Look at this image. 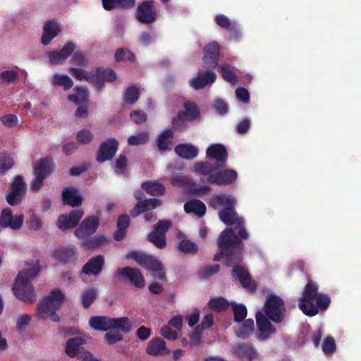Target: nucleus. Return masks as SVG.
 Instances as JSON below:
<instances>
[{"instance_id":"42","label":"nucleus","mask_w":361,"mask_h":361,"mask_svg":"<svg viewBox=\"0 0 361 361\" xmlns=\"http://www.w3.org/2000/svg\"><path fill=\"white\" fill-rule=\"evenodd\" d=\"M98 290L95 288L85 290L80 296L81 302L85 308H88L95 300Z\"/></svg>"},{"instance_id":"53","label":"nucleus","mask_w":361,"mask_h":361,"mask_svg":"<svg viewBox=\"0 0 361 361\" xmlns=\"http://www.w3.org/2000/svg\"><path fill=\"white\" fill-rule=\"evenodd\" d=\"M178 248L185 253L194 254L197 252V245L188 240H182L179 243Z\"/></svg>"},{"instance_id":"63","label":"nucleus","mask_w":361,"mask_h":361,"mask_svg":"<svg viewBox=\"0 0 361 361\" xmlns=\"http://www.w3.org/2000/svg\"><path fill=\"white\" fill-rule=\"evenodd\" d=\"M171 183L173 186L186 187L191 183V180L188 176H178L173 178Z\"/></svg>"},{"instance_id":"49","label":"nucleus","mask_w":361,"mask_h":361,"mask_svg":"<svg viewBox=\"0 0 361 361\" xmlns=\"http://www.w3.org/2000/svg\"><path fill=\"white\" fill-rule=\"evenodd\" d=\"M0 78L4 83L10 84L18 82L19 75L15 70H6L0 73Z\"/></svg>"},{"instance_id":"15","label":"nucleus","mask_w":361,"mask_h":361,"mask_svg":"<svg viewBox=\"0 0 361 361\" xmlns=\"http://www.w3.org/2000/svg\"><path fill=\"white\" fill-rule=\"evenodd\" d=\"M219 56V45L216 42L207 44L204 49L203 66L208 69H214Z\"/></svg>"},{"instance_id":"45","label":"nucleus","mask_w":361,"mask_h":361,"mask_svg":"<svg viewBox=\"0 0 361 361\" xmlns=\"http://www.w3.org/2000/svg\"><path fill=\"white\" fill-rule=\"evenodd\" d=\"M75 255V250L71 247H59L54 253L56 259L60 261H67Z\"/></svg>"},{"instance_id":"10","label":"nucleus","mask_w":361,"mask_h":361,"mask_svg":"<svg viewBox=\"0 0 361 361\" xmlns=\"http://www.w3.org/2000/svg\"><path fill=\"white\" fill-rule=\"evenodd\" d=\"M75 49L73 42L66 44L60 50L47 51L45 56L48 62L51 65H63L66 59L71 56Z\"/></svg>"},{"instance_id":"28","label":"nucleus","mask_w":361,"mask_h":361,"mask_svg":"<svg viewBox=\"0 0 361 361\" xmlns=\"http://www.w3.org/2000/svg\"><path fill=\"white\" fill-rule=\"evenodd\" d=\"M161 204V201L157 198L147 199L138 202L130 211L133 217H135L142 212L157 208Z\"/></svg>"},{"instance_id":"64","label":"nucleus","mask_w":361,"mask_h":361,"mask_svg":"<svg viewBox=\"0 0 361 361\" xmlns=\"http://www.w3.org/2000/svg\"><path fill=\"white\" fill-rule=\"evenodd\" d=\"M130 116L131 120L137 124H140L147 120L146 114L141 110L133 111L131 112Z\"/></svg>"},{"instance_id":"14","label":"nucleus","mask_w":361,"mask_h":361,"mask_svg":"<svg viewBox=\"0 0 361 361\" xmlns=\"http://www.w3.org/2000/svg\"><path fill=\"white\" fill-rule=\"evenodd\" d=\"M85 343L84 337H75L67 341L66 353L71 357H78L80 360H85V353H90L82 346Z\"/></svg>"},{"instance_id":"54","label":"nucleus","mask_w":361,"mask_h":361,"mask_svg":"<svg viewBox=\"0 0 361 361\" xmlns=\"http://www.w3.org/2000/svg\"><path fill=\"white\" fill-rule=\"evenodd\" d=\"M215 23L220 27L228 29L231 27V28H234L235 26V22L231 23L230 19L223 15V14H219L215 16L214 18Z\"/></svg>"},{"instance_id":"60","label":"nucleus","mask_w":361,"mask_h":361,"mask_svg":"<svg viewBox=\"0 0 361 361\" xmlns=\"http://www.w3.org/2000/svg\"><path fill=\"white\" fill-rule=\"evenodd\" d=\"M13 166V160L11 157L4 156L0 158V174L6 173Z\"/></svg>"},{"instance_id":"6","label":"nucleus","mask_w":361,"mask_h":361,"mask_svg":"<svg viewBox=\"0 0 361 361\" xmlns=\"http://www.w3.org/2000/svg\"><path fill=\"white\" fill-rule=\"evenodd\" d=\"M196 173L207 176V181L217 185H228L237 178V172L232 169L219 171L207 162H197L194 166Z\"/></svg>"},{"instance_id":"13","label":"nucleus","mask_w":361,"mask_h":361,"mask_svg":"<svg viewBox=\"0 0 361 361\" xmlns=\"http://www.w3.org/2000/svg\"><path fill=\"white\" fill-rule=\"evenodd\" d=\"M24 216L18 214L13 216L12 211L9 208H5L2 210L0 216V225L4 228H10L12 230H19L23 226Z\"/></svg>"},{"instance_id":"19","label":"nucleus","mask_w":361,"mask_h":361,"mask_svg":"<svg viewBox=\"0 0 361 361\" xmlns=\"http://www.w3.org/2000/svg\"><path fill=\"white\" fill-rule=\"evenodd\" d=\"M231 352L235 356L245 358L249 361H255L259 359L257 351L249 343H237L233 345Z\"/></svg>"},{"instance_id":"21","label":"nucleus","mask_w":361,"mask_h":361,"mask_svg":"<svg viewBox=\"0 0 361 361\" xmlns=\"http://www.w3.org/2000/svg\"><path fill=\"white\" fill-rule=\"evenodd\" d=\"M118 142L115 139H109L100 146L97 160L99 163L111 159L118 149Z\"/></svg>"},{"instance_id":"29","label":"nucleus","mask_w":361,"mask_h":361,"mask_svg":"<svg viewBox=\"0 0 361 361\" xmlns=\"http://www.w3.org/2000/svg\"><path fill=\"white\" fill-rule=\"evenodd\" d=\"M68 71L76 80L92 83L96 88V82H97L96 70L87 71L82 68H70Z\"/></svg>"},{"instance_id":"1","label":"nucleus","mask_w":361,"mask_h":361,"mask_svg":"<svg viewBox=\"0 0 361 361\" xmlns=\"http://www.w3.org/2000/svg\"><path fill=\"white\" fill-rule=\"evenodd\" d=\"M220 253L214 257L215 261H219L221 255L227 257L226 264L233 265V276L238 279L241 285L249 289H253L250 277L247 270L242 267L235 266L242 259L243 243L233 231L230 229L224 231L218 240Z\"/></svg>"},{"instance_id":"7","label":"nucleus","mask_w":361,"mask_h":361,"mask_svg":"<svg viewBox=\"0 0 361 361\" xmlns=\"http://www.w3.org/2000/svg\"><path fill=\"white\" fill-rule=\"evenodd\" d=\"M126 258L133 259L139 265L148 270L153 271L154 272L153 276L155 279H163L164 273L162 270V264L154 257L134 251L128 253Z\"/></svg>"},{"instance_id":"58","label":"nucleus","mask_w":361,"mask_h":361,"mask_svg":"<svg viewBox=\"0 0 361 361\" xmlns=\"http://www.w3.org/2000/svg\"><path fill=\"white\" fill-rule=\"evenodd\" d=\"M31 316L27 314H20L16 320V328L18 331L25 330L31 321Z\"/></svg>"},{"instance_id":"4","label":"nucleus","mask_w":361,"mask_h":361,"mask_svg":"<svg viewBox=\"0 0 361 361\" xmlns=\"http://www.w3.org/2000/svg\"><path fill=\"white\" fill-rule=\"evenodd\" d=\"M331 302L329 297L318 293V286L312 281L305 286L302 296L299 300L300 310L307 316H314L319 309L326 310Z\"/></svg>"},{"instance_id":"3","label":"nucleus","mask_w":361,"mask_h":361,"mask_svg":"<svg viewBox=\"0 0 361 361\" xmlns=\"http://www.w3.org/2000/svg\"><path fill=\"white\" fill-rule=\"evenodd\" d=\"M41 266L39 261L26 263V268L18 275L13 287L16 297L25 302H33L36 300V294L31 281L40 272Z\"/></svg>"},{"instance_id":"51","label":"nucleus","mask_w":361,"mask_h":361,"mask_svg":"<svg viewBox=\"0 0 361 361\" xmlns=\"http://www.w3.org/2000/svg\"><path fill=\"white\" fill-rule=\"evenodd\" d=\"M115 59L116 61H133L135 55L129 49H118L115 53Z\"/></svg>"},{"instance_id":"36","label":"nucleus","mask_w":361,"mask_h":361,"mask_svg":"<svg viewBox=\"0 0 361 361\" xmlns=\"http://www.w3.org/2000/svg\"><path fill=\"white\" fill-rule=\"evenodd\" d=\"M75 92L68 96L69 101L76 105L87 104L88 102L89 93L87 88L83 87H76L74 89Z\"/></svg>"},{"instance_id":"38","label":"nucleus","mask_w":361,"mask_h":361,"mask_svg":"<svg viewBox=\"0 0 361 361\" xmlns=\"http://www.w3.org/2000/svg\"><path fill=\"white\" fill-rule=\"evenodd\" d=\"M103 7L106 10L127 8L135 4V0H102Z\"/></svg>"},{"instance_id":"20","label":"nucleus","mask_w":361,"mask_h":361,"mask_svg":"<svg viewBox=\"0 0 361 361\" xmlns=\"http://www.w3.org/2000/svg\"><path fill=\"white\" fill-rule=\"evenodd\" d=\"M216 79V75L213 71H199L197 76L192 78L189 82L193 89L200 90L207 85H212Z\"/></svg>"},{"instance_id":"22","label":"nucleus","mask_w":361,"mask_h":361,"mask_svg":"<svg viewBox=\"0 0 361 361\" xmlns=\"http://www.w3.org/2000/svg\"><path fill=\"white\" fill-rule=\"evenodd\" d=\"M84 214L82 209L73 210L69 215H61L57 221L58 228L64 231L77 225Z\"/></svg>"},{"instance_id":"23","label":"nucleus","mask_w":361,"mask_h":361,"mask_svg":"<svg viewBox=\"0 0 361 361\" xmlns=\"http://www.w3.org/2000/svg\"><path fill=\"white\" fill-rule=\"evenodd\" d=\"M99 223V219L96 216H90L85 219L80 227L75 231V235L78 238H85L92 235L97 229Z\"/></svg>"},{"instance_id":"47","label":"nucleus","mask_w":361,"mask_h":361,"mask_svg":"<svg viewBox=\"0 0 361 361\" xmlns=\"http://www.w3.org/2000/svg\"><path fill=\"white\" fill-rule=\"evenodd\" d=\"M140 90L139 87L132 86L128 87L125 93L124 100L128 104H133L139 99Z\"/></svg>"},{"instance_id":"18","label":"nucleus","mask_w":361,"mask_h":361,"mask_svg":"<svg viewBox=\"0 0 361 361\" xmlns=\"http://www.w3.org/2000/svg\"><path fill=\"white\" fill-rule=\"evenodd\" d=\"M184 107L185 111L180 112L177 117L173 120V126L176 128H183L185 121H192L198 115L197 109L192 103L187 102Z\"/></svg>"},{"instance_id":"33","label":"nucleus","mask_w":361,"mask_h":361,"mask_svg":"<svg viewBox=\"0 0 361 361\" xmlns=\"http://www.w3.org/2000/svg\"><path fill=\"white\" fill-rule=\"evenodd\" d=\"M52 86L60 87L64 91H68L73 87V80L68 75L59 73H54L49 78Z\"/></svg>"},{"instance_id":"44","label":"nucleus","mask_w":361,"mask_h":361,"mask_svg":"<svg viewBox=\"0 0 361 361\" xmlns=\"http://www.w3.org/2000/svg\"><path fill=\"white\" fill-rule=\"evenodd\" d=\"M231 305V303L221 297L211 299L208 302L210 309L221 312L226 310Z\"/></svg>"},{"instance_id":"56","label":"nucleus","mask_w":361,"mask_h":361,"mask_svg":"<svg viewBox=\"0 0 361 361\" xmlns=\"http://www.w3.org/2000/svg\"><path fill=\"white\" fill-rule=\"evenodd\" d=\"M26 223L28 228L34 231L41 229L43 225L42 219L35 214L30 216Z\"/></svg>"},{"instance_id":"50","label":"nucleus","mask_w":361,"mask_h":361,"mask_svg":"<svg viewBox=\"0 0 361 361\" xmlns=\"http://www.w3.org/2000/svg\"><path fill=\"white\" fill-rule=\"evenodd\" d=\"M149 139V135L146 132L140 133L137 135H131L128 139L129 145H140L145 144Z\"/></svg>"},{"instance_id":"8","label":"nucleus","mask_w":361,"mask_h":361,"mask_svg":"<svg viewBox=\"0 0 361 361\" xmlns=\"http://www.w3.org/2000/svg\"><path fill=\"white\" fill-rule=\"evenodd\" d=\"M264 312L270 320L281 323L286 312L283 300L276 295H270L264 304Z\"/></svg>"},{"instance_id":"35","label":"nucleus","mask_w":361,"mask_h":361,"mask_svg":"<svg viewBox=\"0 0 361 361\" xmlns=\"http://www.w3.org/2000/svg\"><path fill=\"white\" fill-rule=\"evenodd\" d=\"M184 210L188 214H193L198 217L205 214L206 206L199 200H192L184 204Z\"/></svg>"},{"instance_id":"41","label":"nucleus","mask_w":361,"mask_h":361,"mask_svg":"<svg viewBox=\"0 0 361 361\" xmlns=\"http://www.w3.org/2000/svg\"><path fill=\"white\" fill-rule=\"evenodd\" d=\"M142 188L146 192L152 196L161 195L164 193V186L157 182H145L142 184Z\"/></svg>"},{"instance_id":"31","label":"nucleus","mask_w":361,"mask_h":361,"mask_svg":"<svg viewBox=\"0 0 361 361\" xmlns=\"http://www.w3.org/2000/svg\"><path fill=\"white\" fill-rule=\"evenodd\" d=\"M97 80L96 90L101 91L104 87V82H111L116 80L117 76L114 71L111 69H96Z\"/></svg>"},{"instance_id":"34","label":"nucleus","mask_w":361,"mask_h":361,"mask_svg":"<svg viewBox=\"0 0 361 361\" xmlns=\"http://www.w3.org/2000/svg\"><path fill=\"white\" fill-rule=\"evenodd\" d=\"M207 157L217 161L225 163L227 159V151L221 144H212L206 151Z\"/></svg>"},{"instance_id":"43","label":"nucleus","mask_w":361,"mask_h":361,"mask_svg":"<svg viewBox=\"0 0 361 361\" xmlns=\"http://www.w3.org/2000/svg\"><path fill=\"white\" fill-rule=\"evenodd\" d=\"M173 131L170 129L163 131L158 137V147L161 151L170 149L169 145L171 144Z\"/></svg>"},{"instance_id":"2","label":"nucleus","mask_w":361,"mask_h":361,"mask_svg":"<svg viewBox=\"0 0 361 361\" xmlns=\"http://www.w3.org/2000/svg\"><path fill=\"white\" fill-rule=\"evenodd\" d=\"M235 203V199L228 195L214 196L210 202L213 208L220 209L219 216L221 221L226 225L234 226V229L238 232V235L243 239H247L248 233L244 228V220L239 217L234 210Z\"/></svg>"},{"instance_id":"9","label":"nucleus","mask_w":361,"mask_h":361,"mask_svg":"<svg viewBox=\"0 0 361 361\" xmlns=\"http://www.w3.org/2000/svg\"><path fill=\"white\" fill-rule=\"evenodd\" d=\"M54 169V163L50 158L41 159L34 167L35 178L31 183L30 189L32 191L39 190L46 177Z\"/></svg>"},{"instance_id":"61","label":"nucleus","mask_w":361,"mask_h":361,"mask_svg":"<svg viewBox=\"0 0 361 361\" xmlns=\"http://www.w3.org/2000/svg\"><path fill=\"white\" fill-rule=\"evenodd\" d=\"M71 62L77 66H85L88 63V59L81 51H75L71 57Z\"/></svg>"},{"instance_id":"12","label":"nucleus","mask_w":361,"mask_h":361,"mask_svg":"<svg viewBox=\"0 0 361 361\" xmlns=\"http://www.w3.org/2000/svg\"><path fill=\"white\" fill-rule=\"evenodd\" d=\"M26 189V185L20 176H16L11 183L7 193V202L11 205L18 204L22 200Z\"/></svg>"},{"instance_id":"24","label":"nucleus","mask_w":361,"mask_h":361,"mask_svg":"<svg viewBox=\"0 0 361 361\" xmlns=\"http://www.w3.org/2000/svg\"><path fill=\"white\" fill-rule=\"evenodd\" d=\"M118 274L124 279H128L137 288H142L145 285V279L137 269L131 267L121 268L118 270Z\"/></svg>"},{"instance_id":"25","label":"nucleus","mask_w":361,"mask_h":361,"mask_svg":"<svg viewBox=\"0 0 361 361\" xmlns=\"http://www.w3.org/2000/svg\"><path fill=\"white\" fill-rule=\"evenodd\" d=\"M60 24L54 20L46 23L43 27V34L41 42L43 45H48L51 40L61 32Z\"/></svg>"},{"instance_id":"62","label":"nucleus","mask_w":361,"mask_h":361,"mask_svg":"<svg viewBox=\"0 0 361 361\" xmlns=\"http://www.w3.org/2000/svg\"><path fill=\"white\" fill-rule=\"evenodd\" d=\"M93 135L89 130H82L77 134V140L81 144L89 143L92 140Z\"/></svg>"},{"instance_id":"39","label":"nucleus","mask_w":361,"mask_h":361,"mask_svg":"<svg viewBox=\"0 0 361 361\" xmlns=\"http://www.w3.org/2000/svg\"><path fill=\"white\" fill-rule=\"evenodd\" d=\"M133 329V323L128 317L112 318V329L128 333Z\"/></svg>"},{"instance_id":"17","label":"nucleus","mask_w":361,"mask_h":361,"mask_svg":"<svg viewBox=\"0 0 361 361\" xmlns=\"http://www.w3.org/2000/svg\"><path fill=\"white\" fill-rule=\"evenodd\" d=\"M137 20L145 24H149L156 20L157 14L153 6V1H146L140 5L137 8Z\"/></svg>"},{"instance_id":"5","label":"nucleus","mask_w":361,"mask_h":361,"mask_svg":"<svg viewBox=\"0 0 361 361\" xmlns=\"http://www.w3.org/2000/svg\"><path fill=\"white\" fill-rule=\"evenodd\" d=\"M66 300V295L60 289L55 288L44 297L37 305V317L38 319H49L53 322H59L60 317L56 314Z\"/></svg>"},{"instance_id":"55","label":"nucleus","mask_w":361,"mask_h":361,"mask_svg":"<svg viewBox=\"0 0 361 361\" xmlns=\"http://www.w3.org/2000/svg\"><path fill=\"white\" fill-rule=\"evenodd\" d=\"M159 334L169 341H175L178 338V334L174 331L169 325L163 326L160 331Z\"/></svg>"},{"instance_id":"26","label":"nucleus","mask_w":361,"mask_h":361,"mask_svg":"<svg viewBox=\"0 0 361 361\" xmlns=\"http://www.w3.org/2000/svg\"><path fill=\"white\" fill-rule=\"evenodd\" d=\"M146 353L152 356H159L168 354L169 350L166 348L165 341L161 338L157 337L148 343Z\"/></svg>"},{"instance_id":"48","label":"nucleus","mask_w":361,"mask_h":361,"mask_svg":"<svg viewBox=\"0 0 361 361\" xmlns=\"http://www.w3.org/2000/svg\"><path fill=\"white\" fill-rule=\"evenodd\" d=\"M231 305L232 306L235 321L236 322H242L247 315L246 307L242 304L235 302H231Z\"/></svg>"},{"instance_id":"30","label":"nucleus","mask_w":361,"mask_h":361,"mask_svg":"<svg viewBox=\"0 0 361 361\" xmlns=\"http://www.w3.org/2000/svg\"><path fill=\"white\" fill-rule=\"evenodd\" d=\"M89 325L94 330L107 331L112 329V318L106 316H94L89 319Z\"/></svg>"},{"instance_id":"40","label":"nucleus","mask_w":361,"mask_h":361,"mask_svg":"<svg viewBox=\"0 0 361 361\" xmlns=\"http://www.w3.org/2000/svg\"><path fill=\"white\" fill-rule=\"evenodd\" d=\"M254 327V321L252 319H247L243 324H239V326L236 327V335L242 338H248L252 334Z\"/></svg>"},{"instance_id":"32","label":"nucleus","mask_w":361,"mask_h":361,"mask_svg":"<svg viewBox=\"0 0 361 361\" xmlns=\"http://www.w3.org/2000/svg\"><path fill=\"white\" fill-rule=\"evenodd\" d=\"M62 198L65 204L78 207L82 204V198L77 189L73 187L66 188L62 192Z\"/></svg>"},{"instance_id":"16","label":"nucleus","mask_w":361,"mask_h":361,"mask_svg":"<svg viewBox=\"0 0 361 361\" xmlns=\"http://www.w3.org/2000/svg\"><path fill=\"white\" fill-rule=\"evenodd\" d=\"M256 322L259 331L257 334L259 340L267 339L271 334L276 332L275 327L271 325L269 319L262 312H258L256 313Z\"/></svg>"},{"instance_id":"57","label":"nucleus","mask_w":361,"mask_h":361,"mask_svg":"<svg viewBox=\"0 0 361 361\" xmlns=\"http://www.w3.org/2000/svg\"><path fill=\"white\" fill-rule=\"evenodd\" d=\"M0 122L8 128L16 127L18 123V119L13 114H8L0 117Z\"/></svg>"},{"instance_id":"52","label":"nucleus","mask_w":361,"mask_h":361,"mask_svg":"<svg viewBox=\"0 0 361 361\" xmlns=\"http://www.w3.org/2000/svg\"><path fill=\"white\" fill-rule=\"evenodd\" d=\"M122 339L123 335L119 331L116 329H111L107 331L104 336L105 341L109 345H112L115 343L121 341Z\"/></svg>"},{"instance_id":"46","label":"nucleus","mask_w":361,"mask_h":361,"mask_svg":"<svg viewBox=\"0 0 361 361\" xmlns=\"http://www.w3.org/2000/svg\"><path fill=\"white\" fill-rule=\"evenodd\" d=\"M220 68L223 78L232 85L236 84L237 78L233 68L228 64H222Z\"/></svg>"},{"instance_id":"59","label":"nucleus","mask_w":361,"mask_h":361,"mask_svg":"<svg viewBox=\"0 0 361 361\" xmlns=\"http://www.w3.org/2000/svg\"><path fill=\"white\" fill-rule=\"evenodd\" d=\"M127 159L125 155H120L116 160L114 170L117 174H123L126 167Z\"/></svg>"},{"instance_id":"37","label":"nucleus","mask_w":361,"mask_h":361,"mask_svg":"<svg viewBox=\"0 0 361 361\" xmlns=\"http://www.w3.org/2000/svg\"><path fill=\"white\" fill-rule=\"evenodd\" d=\"M176 153L180 157L186 159L195 158L198 154V149L190 144H182L175 149Z\"/></svg>"},{"instance_id":"27","label":"nucleus","mask_w":361,"mask_h":361,"mask_svg":"<svg viewBox=\"0 0 361 361\" xmlns=\"http://www.w3.org/2000/svg\"><path fill=\"white\" fill-rule=\"evenodd\" d=\"M104 264V258L102 255L96 256L88 260L84 265L82 273L86 275H98L102 270Z\"/></svg>"},{"instance_id":"11","label":"nucleus","mask_w":361,"mask_h":361,"mask_svg":"<svg viewBox=\"0 0 361 361\" xmlns=\"http://www.w3.org/2000/svg\"><path fill=\"white\" fill-rule=\"evenodd\" d=\"M171 223L167 220L159 221L149 235V240L157 247L161 249L166 246V233L171 227Z\"/></svg>"}]
</instances>
